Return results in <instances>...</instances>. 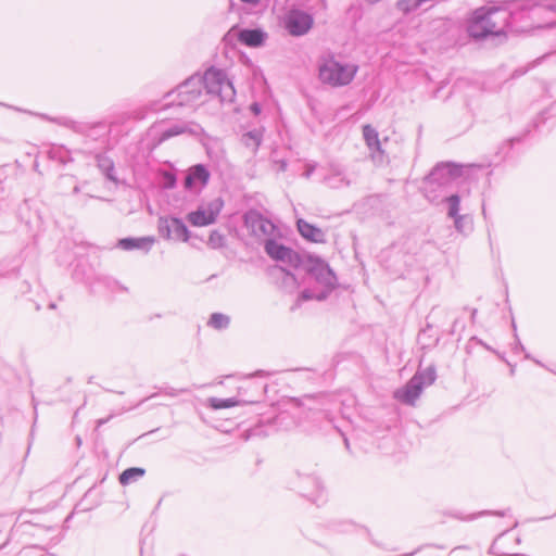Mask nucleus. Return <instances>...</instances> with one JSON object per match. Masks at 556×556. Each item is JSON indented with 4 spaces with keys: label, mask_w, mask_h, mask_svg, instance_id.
<instances>
[{
    "label": "nucleus",
    "mask_w": 556,
    "mask_h": 556,
    "mask_svg": "<svg viewBox=\"0 0 556 556\" xmlns=\"http://www.w3.org/2000/svg\"><path fill=\"white\" fill-rule=\"evenodd\" d=\"M157 228L164 239L189 240V230L180 218L160 217Z\"/></svg>",
    "instance_id": "10"
},
{
    "label": "nucleus",
    "mask_w": 556,
    "mask_h": 556,
    "mask_svg": "<svg viewBox=\"0 0 556 556\" xmlns=\"http://www.w3.org/2000/svg\"><path fill=\"white\" fill-rule=\"evenodd\" d=\"M144 472L146 471L143 468H139V467L127 468L119 475V479H118L119 483L123 485H127V484L138 480L139 478L143 477Z\"/></svg>",
    "instance_id": "22"
},
{
    "label": "nucleus",
    "mask_w": 556,
    "mask_h": 556,
    "mask_svg": "<svg viewBox=\"0 0 556 556\" xmlns=\"http://www.w3.org/2000/svg\"><path fill=\"white\" fill-rule=\"evenodd\" d=\"M495 515L504 516V514H503V513H495Z\"/></svg>",
    "instance_id": "42"
},
{
    "label": "nucleus",
    "mask_w": 556,
    "mask_h": 556,
    "mask_svg": "<svg viewBox=\"0 0 556 556\" xmlns=\"http://www.w3.org/2000/svg\"><path fill=\"white\" fill-rule=\"evenodd\" d=\"M517 346H518V349L523 351V346H522V344L520 342L517 343Z\"/></svg>",
    "instance_id": "40"
},
{
    "label": "nucleus",
    "mask_w": 556,
    "mask_h": 556,
    "mask_svg": "<svg viewBox=\"0 0 556 556\" xmlns=\"http://www.w3.org/2000/svg\"><path fill=\"white\" fill-rule=\"evenodd\" d=\"M277 163L279 164V170L285 172L287 169V166H288L287 161L280 160Z\"/></svg>",
    "instance_id": "34"
},
{
    "label": "nucleus",
    "mask_w": 556,
    "mask_h": 556,
    "mask_svg": "<svg viewBox=\"0 0 556 556\" xmlns=\"http://www.w3.org/2000/svg\"><path fill=\"white\" fill-rule=\"evenodd\" d=\"M96 160L97 166L105 175V177L109 180L116 182L117 178L115 176V166L113 160L105 154H98Z\"/></svg>",
    "instance_id": "20"
},
{
    "label": "nucleus",
    "mask_w": 556,
    "mask_h": 556,
    "mask_svg": "<svg viewBox=\"0 0 556 556\" xmlns=\"http://www.w3.org/2000/svg\"><path fill=\"white\" fill-rule=\"evenodd\" d=\"M176 186V176L170 172L163 173V187L166 189H173Z\"/></svg>",
    "instance_id": "30"
},
{
    "label": "nucleus",
    "mask_w": 556,
    "mask_h": 556,
    "mask_svg": "<svg viewBox=\"0 0 556 556\" xmlns=\"http://www.w3.org/2000/svg\"><path fill=\"white\" fill-rule=\"evenodd\" d=\"M293 402L298 406L306 407L307 409H314L315 406L313 405L316 402V399L313 395H304L301 399H294Z\"/></svg>",
    "instance_id": "29"
},
{
    "label": "nucleus",
    "mask_w": 556,
    "mask_h": 556,
    "mask_svg": "<svg viewBox=\"0 0 556 556\" xmlns=\"http://www.w3.org/2000/svg\"><path fill=\"white\" fill-rule=\"evenodd\" d=\"M312 173H313V168H309V169H307V170L305 172V174H304V175H305V177H307V178H308V177L311 176V174H312Z\"/></svg>",
    "instance_id": "39"
},
{
    "label": "nucleus",
    "mask_w": 556,
    "mask_h": 556,
    "mask_svg": "<svg viewBox=\"0 0 556 556\" xmlns=\"http://www.w3.org/2000/svg\"><path fill=\"white\" fill-rule=\"evenodd\" d=\"M279 270H280V271H282V273H285V274H286L287 276H289L292 280H295L294 276H293L291 273L287 271L285 268L279 267Z\"/></svg>",
    "instance_id": "36"
},
{
    "label": "nucleus",
    "mask_w": 556,
    "mask_h": 556,
    "mask_svg": "<svg viewBox=\"0 0 556 556\" xmlns=\"http://www.w3.org/2000/svg\"><path fill=\"white\" fill-rule=\"evenodd\" d=\"M363 137H364V140H365L368 149L371 151L372 159L382 161L384 151L381 147V141L379 140L378 131L369 124L364 125L363 126Z\"/></svg>",
    "instance_id": "15"
},
{
    "label": "nucleus",
    "mask_w": 556,
    "mask_h": 556,
    "mask_svg": "<svg viewBox=\"0 0 556 556\" xmlns=\"http://www.w3.org/2000/svg\"><path fill=\"white\" fill-rule=\"evenodd\" d=\"M207 244L212 249H219V248L224 247V244H225V237H224V235H222L217 230H213L210 233V237H208V240H207Z\"/></svg>",
    "instance_id": "27"
},
{
    "label": "nucleus",
    "mask_w": 556,
    "mask_h": 556,
    "mask_svg": "<svg viewBox=\"0 0 556 556\" xmlns=\"http://www.w3.org/2000/svg\"><path fill=\"white\" fill-rule=\"evenodd\" d=\"M466 216L462 215V216H457V217H454V224H455V227L458 231H464V228H465V220H466Z\"/></svg>",
    "instance_id": "32"
},
{
    "label": "nucleus",
    "mask_w": 556,
    "mask_h": 556,
    "mask_svg": "<svg viewBox=\"0 0 556 556\" xmlns=\"http://www.w3.org/2000/svg\"><path fill=\"white\" fill-rule=\"evenodd\" d=\"M283 25L290 35L302 36L311 29L313 17L301 10L293 9L285 15Z\"/></svg>",
    "instance_id": "9"
},
{
    "label": "nucleus",
    "mask_w": 556,
    "mask_h": 556,
    "mask_svg": "<svg viewBox=\"0 0 556 556\" xmlns=\"http://www.w3.org/2000/svg\"><path fill=\"white\" fill-rule=\"evenodd\" d=\"M556 0H523L510 10L502 8H479L473 12L467 31L477 40L491 38L502 42L505 29L516 21L529 20L535 27L553 26L556 22Z\"/></svg>",
    "instance_id": "1"
},
{
    "label": "nucleus",
    "mask_w": 556,
    "mask_h": 556,
    "mask_svg": "<svg viewBox=\"0 0 556 556\" xmlns=\"http://www.w3.org/2000/svg\"><path fill=\"white\" fill-rule=\"evenodd\" d=\"M446 202L448 204V211H447V215L451 217V218H454V217H457V216H460L458 213H459V204H460V198L458 194H452L450 197L446 198Z\"/></svg>",
    "instance_id": "26"
},
{
    "label": "nucleus",
    "mask_w": 556,
    "mask_h": 556,
    "mask_svg": "<svg viewBox=\"0 0 556 556\" xmlns=\"http://www.w3.org/2000/svg\"><path fill=\"white\" fill-rule=\"evenodd\" d=\"M106 420L105 419H99L97 420V427L102 426Z\"/></svg>",
    "instance_id": "38"
},
{
    "label": "nucleus",
    "mask_w": 556,
    "mask_h": 556,
    "mask_svg": "<svg viewBox=\"0 0 556 556\" xmlns=\"http://www.w3.org/2000/svg\"><path fill=\"white\" fill-rule=\"evenodd\" d=\"M201 78L203 88L208 94L218 97L220 102L233 101L236 97L235 88L223 71L211 67Z\"/></svg>",
    "instance_id": "5"
},
{
    "label": "nucleus",
    "mask_w": 556,
    "mask_h": 556,
    "mask_svg": "<svg viewBox=\"0 0 556 556\" xmlns=\"http://www.w3.org/2000/svg\"><path fill=\"white\" fill-rule=\"evenodd\" d=\"M154 243L153 237H140V238H124L121 239L117 243V247L130 251V250H142V251H150Z\"/></svg>",
    "instance_id": "17"
},
{
    "label": "nucleus",
    "mask_w": 556,
    "mask_h": 556,
    "mask_svg": "<svg viewBox=\"0 0 556 556\" xmlns=\"http://www.w3.org/2000/svg\"><path fill=\"white\" fill-rule=\"evenodd\" d=\"M324 181L328 187L332 189H339L351 185V180L348 179L346 176L343 175L341 172H333L327 175Z\"/></svg>",
    "instance_id": "21"
},
{
    "label": "nucleus",
    "mask_w": 556,
    "mask_h": 556,
    "mask_svg": "<svg viewBox=\"0 0 556 556\" xmlns=\"http://www.w3.org/2000/svg\"><path fill=\"white\" fill-rule=\"evenodd\" d=\"M241 1L244 3H249V4H256V3H258L260 0H241Z\"/></svg>",
    "instance_id": "37"
},
{
    "label": "nucleus",
    "mask_w": 556,
    "mask_h": 556,
    "mask_svg": "<svg viewBox=\"0 0 556 556\" xmlns=\"http://www.w3.org/2000/svg\"><path fill=\"white\" fill-rule=\"evenodd\" d=\"M251 111H252L255 115L260 114V113H261V105H260L258 103H256V102H255V103H252V104H251Z\"/></svg>",
    "instance_id": "33"
},
{
    "label": "nucleus",
    "mask_w": 556,
    "mask_h": 556,
    "mask_svg": "<svg viewBox=\"0 0 556 556\" xmlns=\"http://www.w3.org/2000/svg\"><path fill=\"white\" fill-rule=\"evenodd\" d=\"M191 125L194 128L189 127V124H186V123H176V124L168 126L167 128H160L157 143L160 144V143L168 140L172 137H175V136H178V135H181L185 132L198 135L202 131V128L199 125H197V124H191Z\"/></svg>",
    "instance_id": "14"
},
{
    "label": "nucleus",
    "mask_w": 556,
    "mask_h": 556,
    "mask_svg": "<svg viewBox=\"0 0 556 556\" xmlns=\"http://www.w3.org/2000/svg\"><path fill=\"white\" fill-rule=\"evenodd\" d=\"M242 141L247 147H252L256 150L262 141V134L258 130L248 131L242 136Z\"/></svg>",
    "instance_id": "25"
},
{
    "label": "nucleus",
    "mask_w": 556,
    "mask_h": 556,
    "mask_svg": "<svg viewBox=\"0 0 556 556\" xmlns=\"http://www.w3.org/2000/svg\"><path fill=\"white\" fill-rule=\"evenodd\" d=\"M188 392L187 389H174V388H164L163 393L169 396H177L181 393Z\"/></svg>",
    "instance_id": "31"
},
{
    "label": "nucleus",
    "mask_w": 556,
    "mask_h": 556,
    "mask_svg": "<svg viewBox=\"0 0 556 556\" xmlns=\"http://www.w3.org/2000/svg\"><path fill=\"white\" fill-rule=\"evenodd\" d=\"M298 490L302 496L307 497L313 503H317L320 498L323 484L320 479L314 473H305L298 470Z\"/></svg>",
    "instance_id": "11"
},
{
    "label": "nucleus",
    "mask_w": 556,
    "mask_h": 556,
    "mask_svg": "<svg viewBox=\"0 0 556 556\" xmlns=\"http://www.w3.org/2000/svg\"><path fill=\"white\" fill-rule=\"evenodd\" d=\"M435 379V366L430 365L425 369H418L403 388L395 390L394 399L403 404L414 406L422 390L431 386Z\"/></svg>",
    "instance_id": "4"
},
{
    "label": "nucleus",
    "mask_w": 556,
    "mask_h": 556,
    "mask_svg": "<svg viewBox=\"0 0 556 556\" xmlns=\"http://www.w3.org/2000/svg\"><path fill=\"white\" fill-rule=\"evenodd\" d=\"M296 225L298 230L303 238L317 243L325 241V233L320 228L307 223L304 219H299Z\"/></svg>",
    "instance_id": "19"
},
{
    "label": "nucleus",
    "mask_w": 556,
    "mask_h": 556,
    "mask_svg": "<svg viewBox=\"0 0 556 556\" xmlns=\"http://www.w3.org/2000/svg\"><path fill=\"white\" fill-rule=\"evenodd\" d=\"M241 402L236 399H212L214 408H229L239 405Z\"/></svg>",
    "instance_id": "28"
},
{
    "label": "nucleus",
    "mask_w": 556,
    "mask_h": 556,
    "mask_svg": "<svg viewBox=\"0 0 556 556\" xmlns=\"http://www.w3.org/2000/svg\"><path fill=\"white\" fill-rule=\"evenodd\" d=\"M311 273L316 278V280L325 287L329 289H333L336 287L337 277L328 264L318 262L315 266H313Z\"/></svg>",
    "instance_id": "16"
},
{
    "label": "nucleus",
    "mask_w": 556,
    "mask_h": 556,
    "mask_svg": "<svg viewBox=\"0 0 556 556\" xmlns=\"http://www.w3.org/2000/svg\"><path fill=\"white\" fill-rule=\"evenodd\" d=\"M203 81L201 75H193L181 83L176 90H172L165 94L166 98H170L175 93L177 94V105H189L198 101L202 94Z\"/></svg>",
    "instance_id": "6"
},
{
    "label": "nucleus",
    "mask_w": 556,
    "mask_h": 556,
    "mask_svg": "<svg viewBox=\"0 0 556 556\" xmlns=\"http://www.w3.org/2000/svg\"><path fill=\"white\" fill-rule=\"evenodd\" d=\"M472 165H460L453 162L438 163L424 180V193L430 202L440 200L439 191L447 188L462 178Z\"/></svg>",
    "instance_id": "2"
},
{
    "label": "nucleus",
    "mask_w": 556,
    "mask_h": 556,
    "mask_svg": "<svg viewBox=\"0 0 556 556\" xmlns=\"http://www.w3.org/2000/svg\"><path fill=\"white\" fill-rule=\"evenodd\" d=\"M244 225L255 237L269 236L275 230V225L254 210L244 214Z\"/></svg>",
    "instance_id": "12"
},
{
    "label": "nucleus",
    "mask_w": 556,
    "mask_h": 556,
    "mask_svg": "<svg viewBox=\"0 0 556 556\" xmlns=\"http://www.w3.org/2000/svg\"><path fill=\"white\" fill-rule=\"evenodd\" d=\"M266 36V33L258 28L242 29L238 34V38L242 43L253 48L261 47L264 43Z\"/></svg>",
    "instance_id": "18"
},
{
    "label": "nucleus",
    "mask_w": 556,
    "mask_h": 556,
    "mask_svg": "<svg viewBox=\"0 0 556 556\" xmlns=\"http://www.w3.org/2000/svg\"><path fill=\"white\" fill-rule=\"evenodd\" d=\"M224 206L220 198H216L206 205L199 206L198 210L188 214V220L191 225L203 227L214 224Z\"/></svg>",
    "instance_id": "7"
},
{
    "label": "nucleus",
    "mask_w": 556,
    "mask_h": 556,
    "mask_svg": "<svg viewBox=\"0 0 556 556\" xmlns=\"http://www.w3.org/2000/svg\"><path fill=\"white\" fill-rule=\"evenodd\" d=\"M210 177L207 168L203 164H197L189 168L184 186L188 190H200L207 185Z\"/></svg>",
    "instance_id": "13"
},
{
    "label": "nucleus",
    "mask_w": 556,
    "mask_h": 556,
    "mask_svg": "<svg viewBox=\"0 0 556 556\" xmlns=\"http://www.w3.org/2000/svg\"><path fill=\"white\" fill-rule=\"evenodd\" d=\"M255 401H245L244 403L253 404Z\"/></svg>",
    "instance_id": "41"
},
{
    "label": "nucleus",
    "mask_w": 556,
    "mask_h": 556,
    "mask_svg": "<svg viewBox=\"0 0 556 556\" xmlns=\"http://www.w3.org/2000/svg\"><path fill=\"white\" fill-rule=\"evenodd\" d=\"M265 252L274 260L298 268L302 264V258L294 250L278 243L274 239H268L265 242Z\"/></svg>",
    "instance_id": "8"
},
{
    "label": "nucleus",
    "mask_w": 556,
    "mask_h": 556,
    "mask_svg": "<svg viewBox=\"0 0 556 556\" xmlns=\"http://www.w3.org/2000/svg\"><path fill=\"white\" fill-rule=\"evenodd\" d=\"M428 0H397L396 8L403 14H408L417 10L421 4Z\"/></svg>",
    "instance_id": "23"
},
{
    "label": "nucleus",
    "mask_w": 556,
    "mask_h": 556,
    "mask_svg": "<svg viewBox=\"0 0 556 556\" xmlns=\"http://www.w3.org/2000/svg\"><path fill=\"white\" fill-rule=\"evenodd\" d=\"M357 71V65L341 63L333 55L323 56L318 65L319 79L331 87L349 85L354 79Z\"/></svg>",
    "instance_id": "3"
},
{
    "label": "nucleus",
    "mask_w": 556,
    "mask_h": 556,
    "mask_svg": "<svg viewBox=\"0 0 556 556\" xmlns=\"http://www.w3.org/2000/svg\"><path fill=\"white\" fill-rule=\"evenodd\" d=\"M230 318L229 316L222 313H214L211 315L208 320V326L215 329H226L229 326Z\"/></svg>",
    "instance_id": "24"
},
{
    "label": "nucleus",
    "mask_w": 556,
    "mask_h": 556,
    "mask_svg": "<svg viewBox=\"0 0 556 556\" xmlns=\"http://www.w3.org/2000/svg\"><path fill=\"white\" fill-rule=\"evenodd\" d=\"M302 298H303L304 300H309V299H312L313 296H312V294L309 293V291L304 290V291L302 292Z\"/></svg>",
    "instance_id": "35"
}]
</instances>
